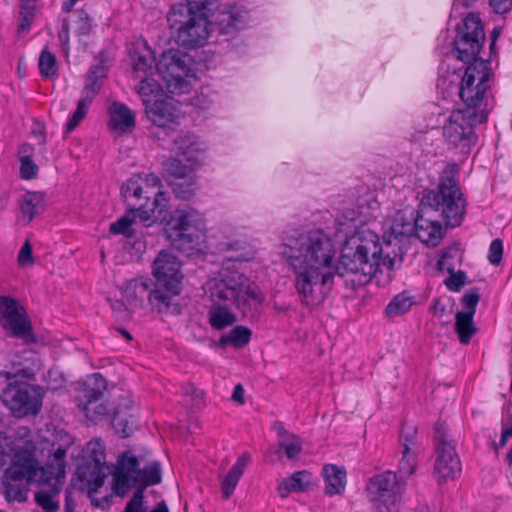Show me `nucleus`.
<instances>
[{"label":"nucleus","mask_w":512,"mask_h":512,"mask_svg":"<svg viewBox=\"0 0 512 512\" xmlns=\"http://www.w3.org/2000/svg\"><path fill=\"white\" fill-rule=\"evenodd\" d=\"M366 489L370 501L378 509L385 508L390 512L401 501L404 484L396 473L386 471L370 478Z\"/></svg>","instance_id":"19"},{"label":"nucleus","mask_w":512,"mask_h":512,"mask_svg":"<svg viewBox=\"0 0 512 512\" xmlns=\"http://www.w3.org/2000/svg\"><path fill=\"white\" fill-rule=\"evenodd\" d=\"M413 234L426 245L435 247L442 239L444 229L437 220L426 219L420 215L414 219L412 214L406 218L403 212H397L390 227L393 247Z\"/></svg>","instance_id":"14"},{"label":"nucleus","mask_w":512,"mask_h":512,"mask_svg":"<svg viewBox=\"0 0 512 512\" xmlns=\"http://www.w3.org/2000/svg\"><path fill=\"white\" fill-rule=\"evenodd\" d=\"M399 443L401 450L418 451L417 429L410 424H404L401 428Z\"/></svg>","instance_id":"44"},{"label":"nucleus","mask_w":512,"mask_h":512,"mask_svg":"<svg viewBox=\"0 0 512 512\" xmlns=\"http://www.w3.org/2000/svg\"><path fill=\"white\" fill-rule=\"evenodd\" d=\"M170 185L176 196L184 200L191 198L198 189L195 176L182 178L181 180H170Z\"/></svg>","instance_id":"42"},{"label":"nucleus","mask_w":512,"mask_h":512,"mask_svg":"<svg viewBox=\"0 0 512 512\" xmlns=\"http://www.w3.org/2000/svg\"><path fill=\"white\" fill-rule=\"evenodd\" d=\"M21 219L30 223L33 218L44 210V197L39 192H27L19 202Z\"/></svg>","instance_id":"30"},{"label":"nucleus","mask_w":512,"mask_h":512,"mask_svg":"<svg viewBox=\"0 0 512 512\" xmlns=\"http://www.w3.org/2000/svg\"><path fill=\"white\" fill-rule=\"evenodd\" d=\"M72 28L76 35L85 36L92 30L91 21L84 10H77L73 14Z\"/></svg>","instance_id":"46"},{"label":"nucleus","mask_w":512,"mask_h":512,"mask_svg":"<svg viewBox=\"0 0 512 512\" xmlns=\"http://www.w3.org/2000/svg\"><path fill=\"white\" fill-rule=\"evenodd\" d=\"M69 21L64 19L62 21L61 29L58 31V39L62 47L63 53L68 54L69 51Z\"/></svg>","instance_id":"55"},{"label":"nucleus","mask_w":512,"mask_h":512,"mask_svg":"<svg viewBox=\"0 0 512 512\" xmlns=\"http://www.w3.org/2000/svg\"><path fill=\"white\" fill-rule=\"evenodd\" d=\"M148 119L156 126L168 127L175 123L178 118V111L170 99H160L151 102L150 99H143Z\"/></svg>","instance_id":"22"},{"label":"nucleus","mask_w":512,"mask_h":512,"mask_svg":"<svg viewBox=\"0 0 512 512\" xmlns=\"http://www.w3.org/2000/svg\"><path fill=\"white\" fill-rule=\"evenodd\" d=\"M24 353L29 355V357L25 358V361L30 362V364L28 365L21 361L13 360V364H17L19 368L14 371L6 372V377L8 380H12L13 378H21L26 380L34 379L36 371L39 369V365L35 363V355L32 351H25Z\"/></svg>","instance_id":"34"},{"label":"nucleus","mask_w":512,"mask_h":512,"mask_svg":"<svg viewBox=\"0 0 512 512\" xmlns=\"http://www.w3.org/2000/svg\"><path fill=\"white\" fill-rule=\"evenodd\" d=\"M101 88V82L96 79L86 78L82 91V98L78 101L77 109L66 124V133L73 131L85 118L88 108Z\"/></svg>","instance_id":"25"},{"label":"nucleus","mask_w":512,"mask_h":512,"mask_svg":"<svg viewBox=\"0 0 512 512\" xmlns=\"http://www.w3.org/2000/svg\"><path fill=\"white\" fill-rule=\"evenodd\" d=\"M203 289L212 303L233 305L244 316L258 312L265 298L256 284L236 271H220L205 282Z\"/></svg>","instance_id":"2"},{"label":"nucleus","mask_w":512,"mask_h":512,"mask_svg":"<svg viewBox=\"0 0 512 512\" xmlns=\"http://www.w3.org/2000/svg\"><path fill=\"white\" fill-rule=\"evenodd\" d=\"M251 330L244 326H236L228 333L221 336V343L224 345H233L234 347H244L251 339Z\"/></svg>","instance_id":"39"},{"label":"nucleus","mask_w":512,"mask_h":512,"mask_svg":"<svg viewBox=\"0 0 512 512\" xmlns=\"http://www.w3.org/2000/svg\"><path fill=\"white\" fill-rule=\"evenodd\" d=\"M152 275L156 280V291L150 294L152 310L161 314L176 311L174 299L181 293L184 278L181 261L170 251L162 250L152 263Z\"/></svg>","instance_id":"4"},{"label":"nucleus","mask_w":512,"mask_h":512,"mask_svg":"<svg viewBox=\"0 0 512 512\" xmlns=\"http://www.w3.org/2000/svg\"><path fill=\"white\" fill-rule=\"evenodd\" d=\"M462 302L464 307L467 309L466 312H473L474 315L476 306L479 302V295L476 292H468L463 296Z\"/></svg>","instance_id":"57"},{"label":"nucleus","mask_w":512,"mask_h":512,"mask_svg":"<svg viewBox=\"0 0 512 512\" xmlns=\"http://www.w3.org/2000/svg\"><path fill=\"white\" fill-rule=\"evenodd\" d=\"M510 437H512V415H509L507 420L502 422V435L499 446L504 447L507 439Z\"/></svg>","instance_id":"59"},{"label":"nucleus","mask_w":512,"mask_h":512,"mask_svg":"<svg viewBox=\"0 0 512 512\" xmlns=\"http://www.w3.org/2000/svg\"><path fill=\"white\" fill-rule=\"evenodd\" d=\"M251 457L249 454L244 453L241 455L236 463L231 467L227 475L221 480V490L223 497L228 499L234 492L245 468L250 463Z\"/></svg>","instance_id":"29"},{"label":"nucleus","mask_w":512,"mask_h":512,"mask_svg":"<svg viewBox=\"0 0 512 512\" xmlns=\"http://www.w3.org/2000/svg\"><path fill=\"white\" fill-rule=\"evenodd\" d=\"M164 233L175 249L187 255L201 252L206 247V219L192 207L175 209L165 223Z\"/></svg>","instance_id":"5"},{"label":"nucleus","mask_w":512,"mask_h":512,"mask_svg":"<svg viewBox=\"0 0 512 512\" xmlns=\"http://www.w3.org/2000/svg\"><path fill=\"white\" fill-rule=\"evenodd\" d=\"M494 75L488 61H476L467 66L461 81L459 95L465 107L478 112L483 110L488 118V91Z\"/></svg>","instance_id":"10"},{"label":"nucleus","mask_w":512,"mask_h":512,"mask_svg":"<svg viewBox=\"0 0 512 512\" xmlns=\"http://www.w3.org/2000/svg\"><path fill=\"white\" fill-rule=\"evenodd\" d=\"M39 8L38 0H21L18 32L25 33L33 22L36 10Z\"/></svg>","instance_id":"38"},{"label":"nucleus","mask_w":512,"mask_h":512,"mask_svg":"<svg viewBox=\"0 0 512 512\" xmlns=\"http://www.w3.org/2000/svg\"><path fill=\"white\" fill-rule=\"evenodd\" d=\"M278 445L290 460L296 459L302 451L301 440L295 434L293 435V438H287L279 441Z\"/></svg>","instance_id":"48"},{"label":"nucleus","mask_w":512,"mask_h":512,"mask_svg":"<svg viewBox=\"0 0 512 512\" xmlns=\"http://www.w3.org/2000/svg\"><path fill=\"white\" fill-rule=\"evenodd\" d=\"M0 323L13 336L26 343L35 341L30 320L16 299L0 296Z\"/></svg>","instance_id":"21"},{"label":"nucleus","mask_w":512,"mask_h":512,"mask_svg":"<svg viewBox=\"0 0 512 512\" xmlns=\"http://www.w3.org/2000/svg\"><path fill=\"white\" fill-rule=\"evenodd\" d=\"M167 23L175 41L182 47H202L210 35L208 17L190 16L183 7L170 8Z\"/></svg>","instance_id":"12"},{"label":"nucleus","mask_w":512,"mask_h":512,"mask_svg":"<svg viewBox=\"0 0 512 512\" xmlns=\"http://www.w3.org/2000/svg\"><path fill=\"white\" fill-rule=\"evenodd\" d=\"M156 291V285L152 280L144 277L135 278L128 281L123 290V299L130 308H139L143 304L144 298L150 303V294Z\"/></svg>","instance_id":"23"},{"label":"nucleus","mask_w":512,"mask_h":512,"mask_svg":"<svg viewBox=\"0 0 512 512\" xmlns=\"http://www.w3.org/2000/svg\"><path fill=\"white\" fill-rule=\"evenodd\" d=\"M422 211L427 207L440 212L447 225L459 226L465 214V200L458 186L454 168L445 169L437 190L428 191L422 201Z\"/></svg>","instance_id":"8"},{"label":"nucleus","mask_w":512,"mask_h":512,"mask_svg":"<svg viewBox=\"0 0 512 512\" xmlns=\"http://www.w3.org/2000/svg\"><path fill=\"white\" fill-rule=\"evenodd\" d=\"M66 450L57 448L55 452L48 457L45 466L41 467L39 472V486H47L48 489H41L35 493V502L45 512H56L59 510L58 495L61 491L65 479Z\"/></svg>","instance_id":"11"},{"label":"nucleus","mask_w":512,"mask_h":512,"mask_svg":"<svg viewBox=\"0 0 512 512\" xmlns=\"http://www.w3.org/2000/svg\"><path fill=\"white\" fill-rule=\"evenodd\" d=\"M248 12L239 6H232L220 13L217 25L220 34L233 37L248 23Z\"/></svg>","instance_id":"24"},{"label":"nucleus","mask_w":512,"mask_h":512,"mask_svg":"<svg viewBox=\"0 0 512 512\" xmlns=\"http://www.w3.org/2000/svg\"><path fill=\"white\" fill-rule=\"evenodd\" d=\"M38 65L40 74L43 77H52L57 73L56 57L47 49L41 52Z\"/></svg>","instance_id":"45"},{"label":"nucleus","mask_w":512,"mask_h":512,"mask_svg":"<svg viewBox=\"0 0 512 512\" xmlns=\"http://www.w3.org/2000/svg\"><path fill=\"white\" fill-rule=\"evenodd\" d=\"M486 120L483 110L478 112L470 109L454 110L443 126V136L449 145L459 148L462 153L466 154L477 141V135L474 132L475 126L486 122Z\"/></svg>","instance_id":"13"},{"label":"nucleus","mask_w":512,"mask_h":512,"mask_svg":"<svg viewBox=\"0 0 512 512\" xmlns=\"http://www.w3.org/2000/svg\"><path fill=\"white\" fill-rule=\"evenodd\" d=\"M133 222V219L130 218L129 215H124L119 218L117 221L113 222L110 225V232L113 234H123L126 236H130V226Z\"/></svg>","instance_id":"49"},{"label":"nucleus","mask_w":512,"mask_h":512,"mask_svg":"<svg viewBox=\"0 0 512 512\" xmlns=\"http://www.w3.org/2000/svg\"><path fill=\"white\" fill-rule=\"evenodd\" d=\"M87 77H89V79H96L101 82V80L106 77V68L102 65L93 66L89 70Z\"/></svg>","instance_id":"61"},{"label":"nucleus","mask_w":512,"mask_h":512,"mask_svg":"<svg viewBox=\"0 0 512 512\" xmlns=\"http://www.w3.org/2000/svg\"><path fill=\"white\" fill-rule=\"evenodd\" d=\"M273 429L274 431L277 433L278 435V442L283 440V439H287V438H293V433L289 432L288 430H286L282 424V422H275L273 424Z\"/></svg>","instance_id":"62"},{"label":"nucleus","mask_w":512,"mask_h":512,"mask_svg":"<svg viewBox=\"0 0 512 512\" xmlns=\"http://www.w3.org/2000/svg\"><path fill=\"white\" fill-rule=\"evenodd\" d=\"M115 465L109 466L105 460V446L98 439H93L86 444L84 449L83 464L78 467L79 479L85 483L88 496L93 506L102 510L108 509L113 502V495L106 493L98 496L99 489L104 485L108 474L112 475Z\"/></svg>","instance_id":"7"},{"label":"nucleus","mask_w":512,"mask_h":512,"mask_svg":"<svg viewBox=\"0 0 512 512\" xmlns=\"http://www.w3.org/2000/svg\"><path fill=\"white\" fill-rule=\"evenodd\" d=\"M2 441L6 442V438L0 433V471L7 465L8 462L11 463L13 458V455L7 451L8 444L3 443Z\"/></svg>","instance_id":"58"},{"label":"nucleus","mask_w":512,"mask_h":512,"mask_svg":"<svg viewBox=\"0 0 512 512\" xmlns=\"http://www.w3.org/2000/svg\"><path fill=\"white\" fill-rule=\"evenodd\" d=\"M174 149L183 157V160H195L199 153L196 137L189 134L178 136L174 140Z\"/></svg>","instance_id":"35"},{"label":"nucleus","mask_w":512,"mask_h":512,"mask_svg":"<svg viewBox=\"0 0 512 512\" xmlns=\"http://www.w3.org/2000/svg\"><path fill=\"white\" fill-rule=\"evenodd\" d=\"M401 460L399 462V471L402 475L410 476L414 473L417 462L418 451L401 450Z\"/></svg>","instance_id":"47"},{"label":"nucleus","mask_w":512,"mask_h":512,"mask_svg":"<svg viewBox=\"0 0 512 512\" xmlns=\"http://www.w3.org/2000/svg\"><path fill=\"white\" fill-rule=\"evenodd\" d=\"M192 57L178 49L164 51L156 63V71L172 92H181L187 86V78L194 75Z\"/></svg>","instance_id":"16"},{"label":"nucleus","mask_w":512,"mask_h":512,"mask_svg":"<svg viewBox=\"0 0 512 512\" xmlns=\"http://www.w3.org/2000/svg\"><path fill=\"white\" fill-rule=\"evenodd\" d=\"M244 393L245 390L241 384H237L234 388L233 394H232V400L239 403L244 404Z\"/></svg>","instance_id":"63"},{"label":"nucleus","mask_w":512,"mask_h":512,"mask_svg":"<svg viewBox=\"0 0 512 512\" xmlns=\"http://www.w3.org/2000/svg\"><path fill=\"white\" fill-rule=\"evenodd\" d=\"M413 298L403 292L396 295L387 305L385 312L389 317H397L408 312L413 305Z\"/></svg>","instance_id":"41"},{"label":"nucleus","mask_w":512,"mask_h":512,"mask_svg":"<svg viewBox=\"0 0 512 512\" xmlns=\"http://www.w3.org/2000/svg\"><path fill=\"white\" fill-rule=\"evenodd\" d=\"M311 483V474L308 471H297L290 477L285 478L278 486V492L282 498H285L291 492L305 490Z\"/></svg>","instance_id":"32"},{"label":"nucleus","mask_w":512,"mask_h":512,"mask_svg":"<svg viewBox=\"0 0 512 512\" xmlns=\"http://www.w3.org/2000/svg\"><path fill=\"white\" fill-rule=\"evenodd\" d=\"M457 31L454 41L457 58L469 65L484 61L478 58L485 43V32L480 18L476 14H469Z\"/></svg>","instance_id":"17"},{"label":"nucleus","mask_w":512,"mask_h":512,"mask_svg":"<svg viewBox=\"0 0 512 512\" xmlns=\"http://www.w3.org/2000/svg\"><path fill=\"white\" fill-rule=\"evenodd\" d=\"M473 317V312H458L456 314L455 330L462 344H468L476 332Z\"/></svg>","instance_id":"36"},{"label":"nucleus","mask_w":512,"mask_h":512,"mask_svg":"<svg viewBox=\"0 0 512 512\" xmlns=\"http://www.w3.org/2000/svg\"><path fill=\"white\" fill-rule=\"evenodd\" d=\"M134 73L136 78L140 80V84L137 87V92L148 97L157 88L156 83L153 79L149 78L153 70V60L146 58L145 56L139 55L133 63Z\"/></svg>","instance_id":"26"},{"label":"nucleus","mask_w":512,"mask_h":512,"mask_svg":"<svg viewBox=\"0 0 512 512\" xmlns=\"http://www.w3.org/2000/svg\"><path fill=\"white\" fill-rule=\"evenodd\" d=\"M161 468L156 461L143 469L139 468L138 459L130 452H123L117 460L112 472V492L119 497L126 496L137 485L138 489L156 485L161 482Z\"/></svg>","instance_id":"9"},{"label":"nucleus","mask_w":512,"mask_h":512,"mask_svg":"<svg viewBox=\"0 0 512 512\" xmlns=\"http://www.w3.org/2000/svg\"><path fill=\"white\" fill-rule=\"evenodd\" d=\"M143 489H137L128 501L123 512H145ZM151 512H169L168 506L161 501Z\"/></svg>","instance_id":"43"},{"label":"nucleus","mask_w":512,"mask_h":512,"mask_svg":"<svg viewBox=\"0 0 512 512\" xmlns=\"http://www.w3.org/2000/svg\"><path fill=\"white\" fill-rule=\"evenodd\" d=\"M112 425L118 434L126 438L134 431L136 423L131 414L126 416V414L121 411L120 407H118L114 411Z\"/></svg>","instance_id":"40"},{"label":"nucleus","mask_w":512,"mask_h":512,"mask_svg":"<svg viewBox=\"0 0 512 512\" xmlns=\"http://www.w3.org/2000/svg\"><path fill=\"white\" fill-rule=\"evenodd\" d=\"M434 474L439 484L454 479L461 472L460 458L456 445L445 422H437L434 435Z\"/></svg>","instance_id":"15"},{"label":"nucleus","mask_w":512,"mask_h":512,"mask_svg":"<svg viewBox=\"0 0 512 512\" xmlns=\"http://www.w3.org/2000/svg\"><path fill=\"white\" fill-rule=\"evenodd\" d=\"M38 167L35 163L32 162V160L24 156L21 158V167H20V174L23 179H32L37 174Z\"/></svg>","instance_id":"52"},{"label":"nucleus","mask_w":512,"mask_h":512,"mask_svg":"<svg viewBox=\"0 0 512 512\" xmlns=\"http://www.w3.org/2000/svg\"><path fill=\"white\" fill-rule=\"evenodd\" d=\"M322 474L325 480V493L329 496L340 495L346 486V471L336 465L327 464Z\"/></svg>","instance_id":"28"},{"label":"nucleus","mask_w":512,"mask_h":512,"mask_svg":"<svg viewBox=\"0 0 512 512\" xmlns=\"http://www.w3.org/2000/svg\"><path fill=\"white\" fill-rule=\"evenodd\" d=\"M121 194L130 211H137L139 219L150 226L169 208V196L161 190L160 178L153 174H138L121 187Z\"/></svg>","instance_id":"3"},{"label":"nucleus","mask_w":512,"mask_h":512,"mask_svg":"<svg viewBox=\"0 0 512 512\" xmlns=\"http://www.w3.org/2000/svg\"><path fill=\"white\" fill-rule=\"evenodd\" d=\"M36 446L26 441L18 446L13 454L11 465L6 468L2 487L8 502H24L27 499L28 487L39 481L41 467L35 455Z\"/></svg>","instance_id":"6"},{"label":"nucleus","mask_w":512,"mask_h":512,"mask_svg":"<svg viewBox=\"0 0 512 512\" xmlns=\"http://www.w3.org/2000/svg\"><path fill=\"white\" fill-rule=\"evenodd\" d=\"M18 262L22 267L31 266L34 262L32 256V246L28 241L24 243L19 251Z\"/></svg>","instance_id":"54"},{"label":"nucleus","mask_w":512,"mask_h":512,"mask_svg":"<svg viewBox=\"0 0 512 512\" xmlns=\"http://www.w3.org/2000/svg\"><path fill=\"white\" fill-rule=\"evenodd\" d=\"M503 255V242L500 239H494L489 247L488 260L493 265H499Z\"/></svg>","instance_id":"51"},{"label":"nucleus","mask_w":512,"mask_h":512,"mask_svg":"<svg viewBox=\"0 0 512 512\" xmlns=\"http://www.w3.org/2000/svg\"><path fill=\"white\" fill-rule=\"evenodd\" d=\"M111 308L116 316L122 320L130 318L131 312L134 310V308H130V306L123 298L122 300H115L112 302Z\"/></svg>","instance_id":"53"},{"label":"nucleus","mask_w":512,"mask_h":512,"mask_svg":"<svg viewBox=\"0 0 512 512\" xmlns=\"http://www.w3.org/2000/svg\"><path fill=\"white\" fill-rule=\"evenodd\" d=\"M459 248L457 246L447 248L438 262V267L441 271L447 270L448 272H452L454 267L450 264L449 260L458 256Z\"/></svg>","instance_id":"50"},{"label":"nucleus","mask_w":512,"mask_h":512,"mask_svg":"<svg viewBox=\"0 0 512 512\" xmlns=\"http://www.w3.org/2000/svg\"><path fill=\"white\" fill-rule=\"evenodd\" d=\"M450 273L451 276L445 281V284L450 290L458 291L465 283V274L463 272Z\"/></svg>","instance_id":"56"},{"label":"nucleus","mask_w":512,"mask_h":512,"mask_svg":"<svg viewBox=\"0 0 512 512\" xmlns=\"http://www.w3.org/2000/svg\"><path fill=\"white\" fill-rule=\"evenodd\" d=\"M379 202L371 195L357 200L345 208L337 218L338 231L345 234L341 250L342 276L351 274L350 281L364 285L383 270L390 271L400 251L393 240L379 236L364 228L375 219ZM278 254L294 275V287L301 302L311 308L321 305L332 290L334 277L339 271L336 248L331 237L321 229L301 231L288 227L281 233Z\"/></svg>","instance_id":"1"},{"label":"nucleus","mask_w":512,"mask_h":512,"mask_svg":"<svg viewBox=\"0 0 512 512\" xmlns=\"http://www.w3.org/2000/svg\"><path fill=\"white\" fill-rule=\"evenodd\" d=\"M230 306L222 303H213L208 311V317L209 323L214 329H225L237 321V317L230 309Z\"/></svg>","instance_id":"31"},{"label":"nucleus","mask_w":512,"mask_h":512,"mask_svg":"<svg viewBox=\"0 0 512 512\" xmlns=\"http://www.w3.org/2000/svg\"><path fill=\"white\" fill-rule=\"evenodd\" d=\"M106 389V380L99 373H94L87 377L83 383V389L78 398V405L88 420L96 421L107 413Z\"/></svg>","instance_id":"20"},{"label":"nucleus","mask_w":512,"mask_h":512,"mask_svg":"<svg viewBox=\"0 0 512 512\" xmlns=\"http://www.w3.org/2000/svg\"><path fill=\"white\" fill-rule=\"evenodd\" d=\"M186 161L187 163H183L182 159L172 158L165 162V171L169 176L173 177L172 180H181L182 178L195 176L194 170L198 164V159Z\"/></svg>","instance_id":"33"},{"label":"nucleus","mask_w":512,"mask_h":512,"mask_svg":"<svg viewBox=\"0 0 512 512\" xmlns=\"http://www.w3.org/2000/svg\"><path fill=\"white\" fill-rule=\"evenodd\" d=\"M183 7L190 16L207 17V14L217 7V0H186V3H176L170 8Z\"/></svg>","instance_id":"37"},{"label":"nucleus","mask_w":512,"mask_h":512,"mask_svg":"<svg viewBox=\"0 0 512 512\" xmlns=\"http://www.w3.org/2000/svg\"><path fill=\"white\" fill-rule=\"evenodd\" d=\"M109 114L110 129L120 133H127L135 127V115L125 104L114 102L109 109Z\"/></svg>","instance_id":"27"},{"label":"nucleus","mask_w":512,"mask_h":512,"mask_svg":"<svg viewBox=\"0 0 512 512\" xmlns=\"http://www.w3.org/2000/svg\"><path fill=\"white\" fill-rule=\"evenodd\" d=\"M75 508H76V502L71 497V495L69 493H67L66 498H65V506H64L65 512H75Z\"/></svg>","instance_id":"64"},{"label":"nucleus","mask_w":512,"mask_h":512,"mask_svg":"<svg viewBox=\"0 0 512 512\" xmlns=\"http://www.w3.org/2000/svg\"><path fill=\"white\" fill-rule=\"evenodd\" d=\"M42 400V389L27 382H10L2 393L3 403L16 417L38 414Z\"/></svg>","instance_id":"18"},{"label":"nucleus","mask_w":512,"mask_h":512,"mask_svg":"<svg viewBox=\"0 0 512 512\" xmlns=\"http://www.w3.org/2000/svg\"><path fill=\"white\" fill-rule=\"evenodd\" d=\"M490 5L496 13L504 14L512 9V0H490Z\"/></svg>","instance_id":"60"}]
</instances>
